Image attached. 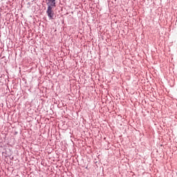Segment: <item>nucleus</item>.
<instances>
[{
  "instance_id": "f257e3e1",
  "label": "nucleus",
  "mask_w": 177,
  "mask_h": 177,
  "mask_svg": "<svg viewBox=\"0 0 177 177\" xmlns=\"http://www.w3.org/2000/svg\"><path fill=\"white\" fill-rule=\"evenodd\" d=\"M55 8V6H48L46 14L50 20H53V17H55V12L53 11Z\"/></svg>"
},
{
  "instance_id": "f03ea898",
  "label": "nucleus",
  "mask_w": 177,
  "mask_h": 177,
  "mask_svg": "<svg viewBox=\"0 0 177 177\" xmlns=\"http://www.w3.org/2000/svg\"><path fill=\"white\" fill-rule=\"evenodd\" d=\"M47 6L56 7V0H48Z\"/></svg>"
}]
</instances>
